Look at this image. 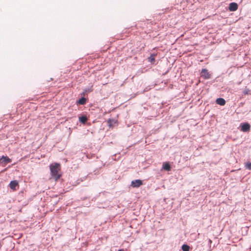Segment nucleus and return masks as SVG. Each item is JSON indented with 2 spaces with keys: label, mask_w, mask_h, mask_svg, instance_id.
I'll use <instances>...</instances> for the list:
<instances>
[{
  "label": "nucleus",
  "mask_w": 251,
  "mask_h": 251,
  "mask_svg": "<svg viewBox=\"0 0 251 251\" xmlns=\"http://www.w3.org/2000/svg\"><path fill=\"white\" fill-rule=\"evenodd\" d=\"M50 167L51 176L52 178H54L56 181L61 176V174L59 173L60 168V164L55 163L51 164Z\"/></svg>",
  "instance_id": "obj_1"
},
{
  "label": "nucleus",
  "mask_w": 251,
  "mask_h": 251,
  "mask_svg": "<svg viewBox=\"0 0 251 251\" xmlns=\"http://www.w3.org/2000/svg\"><path fill=\"white\" fill-rule=\"evenodd\" d=\"M244 104V102H241L239 103V106H243Z\"/></svg>",
  "instance_id": "obj_18"
},
{
  "label": "nucleus",
  "mask_w": 251,
  "mask_h": 251,
  "mask_svg": "<svg viewBox=\"0 0 251 251\" xmlns=\"http://www.w3.org/2000/svg\"><path fill=\"white\" fill-rule=\"evenodd\" d=\"M250 90L249 89H246L244 90L243 94L245 95H248L249 94H250Z\"/></svg>",
  "instance_id": "obj_17"
},
{
  "label": "nucleus",
  "mask_w": 251,
  "mask_h": 251,
  "mask_svg": "<svg viewBox=\"0 0 251 251\" xmlns=\"http://www.w3.org/2000/svg\"><path fill=\"white\" fill-rule=\"evenodd\" d=\"M238 5L236 2H232L229 4L228 10L230 12H234L238 9Z\"/></svg>",
  "instance_id": "obj_9"
},
{
  "label": "nucleus",
  "mask_w": 251,
  "mask_h": 251,
  "mask_svg": "<svg viewBox=\"0 0 251 251\" xmlns=\"http://www.w3.org/2000/svg\"><path fill=\"white\" fill-rule=\"evenodd\" d=\"M209 242H210V243L212 242V241H211V240L210 239L209 240Z\"/></svg>",
  "instance_id": "obj_20"
},
{
  "label": "nucleus",
  "mask_w": 251,
  "mask_h": 251,
  "mask_svg": "<svg viewBox=\"0 0 251 251\" xmlns=\"http://www.w3.org/2000/svg\"><path fill=\"white\" fill-rule=\"evenodd\" d=\"M251 125L249 123H242L240 124V128L241 131L244 132H249L251 129Z\"/></svg>",
  "instance_id": "obj_2"
},
{
  "label": "nucleus",
  "mask_w": 251,
  "mask_h": 251,
  "mask_svg": "<svg viewBox=\"0 0 251 251\" xmlns=\"http://www.w3.org/2000/svg\"><path fill=\"white\" fill-rule=\"evenodd\" d=\"M11 162L12 159L9 158L7 156L2 155L0 157V164L2 166H5Z\"/></svg>",
  "instance_id": "obj_4"
},
{
  "label": "nucleus",
  "mask_w": 251,
  "mask_h": 251,
  "mask_svg": "<svg viewBox=\"0 0 251 251\" xmlns=\"http://www.w3.org/2000/svg\"><path fill=\"white\" fill-rule=\"evenodd\" d=\"M88 100V99L85 98L84 96H82L81 97L76 100L75 104L77 105H85Z\"/></svg>",
  "instance_id": "obj_7"
},
{
  "label": "nucleus",
  "mask_w": 251,
  "mask_h": 251,
  "mask_svg": "<svg viewBox=\"0 0 251 251\" xmlns=\"http://www.w3.org/2000/svg\"><path fill=\"white\" fill-rule=\"evenodd\" d=\"M55 204H57V202H56L55 203Z\"/></svg>",
  "instance_id": "obj_21"
},
{
  "label": "nucleus",
  "mask_w": 251,
  "mask_h": 251,
  "mask_svg": "<svg viewBox=\"0 0 251 251\" xmlns=\"http://www.w3.org/2000/svg\"><path fill=\"white\" fill-rule=\"evenodd\" d=\"M245 167L246 169H248L249 170H251V162H248L245 163Z\"/></svg>",
  "instance_id": "obj_15"
},
{
  "label": "nucleus",
  "mask_w": 251,
  "mask_h": 251,
  "mask_svg": "<svg viewBox=\"0 0 251 251\" xmlns=\"http://www.w3.org/2000/svg\"><path fill=\"white\" fill-rule=\"evenodd\" d=\"M157 55V53H153L150 54V56L148 58V61L151 62V64H154L155 62V58Z\"/></svg>",
  "instance_id": "obj_12"
},
{
  "label": "nucleus",
  "mask_w": 251,
  "mask_h": 251,
  "mask_svg": "<svg viewBox=\"0 0 251 251\" xmlns=\"http://www.w3.org/2000/svg\"><path fill=\"white\" fill-rule=\"evenodd\" d=\"M118 251H125L123 249H121L118 250Z\"/></svg>",
  "instance_id": "obj_19"
},
{
  "label": "nucleus",
  "mask_w": 251,
  "mask_h": 251,
  "mask_svg": "<svg viewBox=\"0 0 251 251\" xmlns=\"http://www.w3.org/2000/svg\"><path fill=\"white\" fill-rule=\"evenodd\" d=\"M216 103L221 106H224L225 105L226 101L224 98H218L216 100Z\"/></svg>",
  "instance_id": "obj_13"
},
{
  "label": "nucleus",
  "mask_w": 251,
  "mask_h": 251,
  "mask_svg": "<svg viewBox=\"0 0 251 251\" xmlns=\"http://www.w3.org/2000/svg\"><path fill=\"white\" fill-rule=\"evenodd\" d=\"M107 123L109 128H113L115 124H118V120L113 118H109L107 120Z\"/></svg>",
  "instance_id": "obj_10"
},
{
  "label": "nucleus",
  "mask_w": 251,
  "mask_h": 251,
  "mask_svg": "<svg viewBox=\"0 0 251 251\" xmlns=\"http://www.w3.org/2000/svg\"><path fill=\"white\" fill-rule=\"evenodd\" d=\"M181 248L183 251H189L190 249L189 246L187 245H183Z\"/></svg>",
  "instance_id": "obj_16"
},
{
  "label": "nucleus",
  "mask_w": 251,
  "mask_h": 251,
  "mask_svg": "<svg viewBox=\"0 0 251 251\" xmlns=\"http://www.w3.org/2000/svg\"><path fill=\"white\" fill-rule=\"evenodd\" d=\"M143 184V181L141 179L132 180L131 182V186L133 188H138Z\"/></svg>",
  "instance_id": "obj_8"
},
{
  "label": "nucleus",
  "mask_w": 251,
  "mask_h": 251,
  "mask_svg": "<svg viewBox=\"0 0 251 251\" xmlns=\"http://www.w3.org/2000/svg\"><path fill=\"white\" fill-rule=\"evenodd\" d=\"M93 91V89L91 88H88L85 89L83 92L80 94L81 96H85L86 94L91 92Z\"/></svg>",
  "instance_id": "obj_14"
},
{
  "label": "nucleus",
  "mask_w": 251,
  "mask_h": 251,
  "mask_svg": "<svg viewBox=\"0 0 251 251\" xmlns=\"http://www.w3.org/2000/svg\"><path fill=\"white\" fill-rule=\"evenodd\" d=\"M9 186L11 189L14 191L16 190L19 187L18 181L16 180L11 181L9 184Z\"/></svg>",
  "instance_id": "obj_6"
},
{
  "label": "nucleus",
  "mask_w": 251,
  "mask_h": 251,
  "mask_svg": "<svg viewBox=\"0 0 251 251\" xmlns=\"http://www.w3.org/2000/svg\"><path fill=\"white\" fill-rule=\"evenodd\" d=\"M201 76L205 79H208L211 77V74H210L206 68L202 69L201 73Z\"/></svg>",
  "instance_id": "obj_5"
},
{
  "label": "nucleus",
  "mask_w": 251,
  "mask_h": 251,
  "mask_svg": "<svg viewBox=\"0 0 251 251\" xmlns=\"http://www.w3.org/2000/svg\"><path fill=\"white\" fill-rule=\"evenodd\" d=\"M89 119V117L87 116L86 114L82 113L78 115L79 122L83 125L87 124V122Z\"/></svg>",
  "instance_id": "obj_3"
},
{
  "label": "nucleus",
  "mask_w": 251,
  "mask_h": 251,
  "mask_svg": "<svg viewBox=\"0 0 251 251\" xmlns=\"http://www.w3.org/2000/svg\"><path fill=\"white\" fill-rule=\"evenodd\" d=\"M162 169L165 171L169 172L172 170V166L169 162H164L162 164Z\"/></svg>",
  "instance_id": "obj_11"
}]
</instances>
